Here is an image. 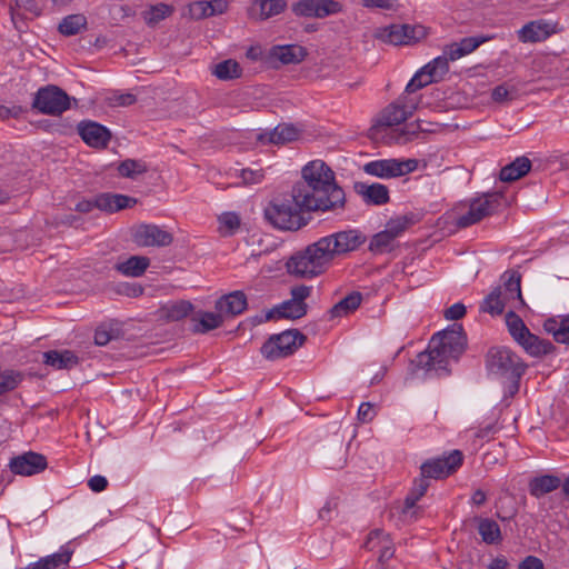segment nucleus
<instances>
[{"label":"nucleus","mask_w":569,"mask_h":569,"mask_svg":"<svg viewBox=\"0 0 569 569\" xmlns=\"http://www.w3.org/2000/svg\"><path fill=\"white\" fill-rule=\"evenodd\" d=\"M367 237L357 229H346L319 238L296 251L286 262L287 272L299 279H312L325 273L332 262L358 250Z\"/></svg>","instance_id":"nucleus-1"},{"label":"nucleus","mask_w":569,"mask_h":569,"mask_svg":"<svg viewBox=\"0 0 569 569\" xmlns=\"http://www.w3.org/2000/svg\"><path fill=\"white\" fill-rule=\"evenodd\" d=\"M302 181L292 189L307 212H336L346 207V193L336 183L335 172L322 160L310 161L302 168Z\"/></svg>","instance_id":"nucleus-2"},{"label":"nucleus","mask_w":569,"mask_h":569,"mask_svg":"<svg viewBox=\"0 0 569 569\" xmlns=\"http://www.w3.org/2000/svg\"><path fill=\"white\" fill-rule=\"evenodd\" d=\"M296 194L291 189L290 193L278 196L269 201L263 214L273 228L281 231H298L308 224V219L302 216V212H307V207Z\"/></svg>","instance_id":"nucleus-3"},{"label":"nucleus","mask_w":569,"mask_h":569,"mask_svg":"<svg viewBox=\"0 0 569 569\" xmlns=\"http://www.w3.org/2000/svg\"><path fill=\"white\" fill-rule=\"evenodd\" d=\"M502 286L493 290L483 299L480 311L491 316H499L505 311L506 305L515 299L523 302L521 297V274L518 271L509 270L501 276Z\"/></svg>","instance_id":"nucleus-4"},{"label":"nucleus","mask_w":569,"mask_h":569,"mask_svg":"<svg viewBox=\"0 0 569 569\" xmlns=\"http://www.w3.org/2000/svg\"><path fill=\"white\" fill-rule=\"evenodd\" d=\"M486 365L491 373L515 380V391L519 390V380L527 366L515 352L503 347L491 348L486 356Z\"/></svg>","instance_id":"nucleus-5"},{"label":"nucleus","mask_w":569,"mask_h":569,"mask_svg":"<svg viewBox=\"0 0 569 569\" xmlns=\"http://www.w3.org/2000/svg\"><path fill=\"white\" fill-rule=\"evenodd\" d=\"M78 104L76 98L70 97L64 90L54 84H48L38 89L32 101V109L42 114L60 116L71 108V102Z\"/></svg>","instance_id":"nucleus-6"},{"label":"nucleus","mask_w":569,"mask_h":569,"mask_svg":"<svg viewBox=\"0 0 569 569\" xmlns=\"http://www.w3.org/2000/svg\"><path fill=\"white\" fill-rule=\"evenodd\" d=\"M306 340L307 337L298 329H289L270 336L260 351L266 359L276 360L293 355L305 345Z\"/></svg>","instance_id":"nucleus-7"},{"label":"nucleus","mask_w":569,"mask_h":569,"mask_svg":"<svg viewBox=\"0 0 569 569\" xmlns=\"http://www.w3.org/2000/svg\"><path fill=\"white\" fill-rule=\"evenodd\" d=\"M416 110L417 103L407 101V97H400L379 113L375 123L369 129V137L376 138L382 128L405 122Z\"/></svg>","instance_id":"nucleus-8"},{"label":"nucleus","mask_w":569,"mask_h":569,"mask_svg":"<svg viewBox=\"0 0 569 569\" xmlns=\"http://www.w3.org/2000/svg\"><path fill=\"white\" fill-rule=\"evenodd\" d=\"M427 36L421 24H390L376 32V38L393 46L411 44Z\"/></svg>","instance_id":"nucleus-9"},{"label":"nucleus","mask_w":569,"mask_h":569,"mask_svg":"<svg viewBox=\"0 0 569 569\" xmlns=\"http://www.w3.org/2000/svg\"><path fill=\"white\" fill-rule=\"evenodd\" d=\"M131 238L138 247H168L173 242L172 233L157 224L141 223L131 229Z\"/></svg>","instance_id":"nucleus-10"},{"label":"nucleus","mask_w":569,"mask_h":569,"mask_svg":"<svg viewBox=\"0 0 569 569\" xmlns=\"http://www.w3.org/2000/svg\"><path fill=\"white\" fill-rule=\"evenodd\" d=\"M463 455L460 450H453L448 457L430 459L420 467L421 476L429 479H441L457 471L462 465Z\"/></svg>","instance_id":"nucleus-11"},{"label":"nucleus","mask_w":569,"mask_h":569,"mask_svg":"<svg viewBox=\"0 0 569 569\" xmlns=\"http://www.w3.org/2000/svg\"><path fill=\"white\" fill-rule=\"evenodd\" d=\"M416 160L400 161L397 159H383L368 162L363 166L366 173L378 178L388 179L405 176L416 169Z\"/></svg>","instance_id":"nucleus-12"},{"label":"nucleus","mask_w":569,"mask_h":569,"mask_svg":"<svg viewBox=\"0 0 569 569\" xmlns=\"http://www.w3.org/2000/svg\"><path fill=\"white\" fill-rule=\"evenodd\" d=\"M336 0H299L292 3V12L298 17L323 19L342 11Z\"/></svg>","instance_id":"nucleus-13"},{"label":"nucleus","mask_w":569,"mask_h":569,"mask_svg":"<svg viewBox=\"0 0 569 569\" xmlns=\"http://www.w3.org/2000/svg\"><path fill=\"white\" fill-rule=\"evenodd\" d=\"M438 341L446 350L450 358L458 359L465 351L467 346V337L461 325H452L442 332L436 333L431 338V343Z\"/></svg>","instance_id":"nucleus-14"},{"label":"nucleus","mask_w":569,"mask_h":569,"mask_svg":"<svg viewBox=\"0 0 569 569\" xmlns=\"http://www.w3.org/2000/svg\"><path fill=\"white\" fill-rule=\"evenodd\" d=\"M308 52L305 47L299 44L273 46L267 54L268 63L273 68L280 64H297L305 60Z\"/></svg>","instance_id":"nucleus-15"},{"label":"nucleus","mask_w":569,"mask_h":569,"mask_svg":"<svg viewBox=\"0 0 569 569\" xmlns=\"http://www.w3.org/2000/svg\"><path fill=\"white\" fill-rule=\"evenodd\" d=\"M9 467L16 475L32 476L47 468V459L41 453L29 451L12 458Z\"/></svg>","instance_id":"nucleus-16"},{"label":"nucleus","mask_w":569,"mask_h":569,"mask_svg":"<svg viewBox=\"0 0 569 569\" xmlns=\"http://www.w3.org/2000/svg\"><path fill=\"white\" fill-rule=\"evenodd\" d=\"M78 133L88 146L97 149L107 148L111 139V132L107 127L90 120L78 124Z\"/></svg>","instance_id":"nucleus-17"},{"label":"nucleus","mask_w":569,"mask_h":569,"mask_svg":"<svg viewBox=\"0 0 569 569\" xmlns=\"http://www.w3.org/2000/svg\"><path fill=\"white\" fill-rule=\"evenodd\" d=\"M450 356L447 353V350L438 342L429 345L428 350L420 352L415 363L418 368L422 369H446L447 360Z\"/></svg>","instance_id":"nucleus-18"},{"label":"nucleus","mask_w":569,"mask_h":569,"mask_svg":"<svg viewBox=\"0 0 569 569\" xmlns=\"http://www.w3.org/2000/svg\"><path fill=\"white\" fill-rule=\"evenodd\" d=\"M300 130L293 124L281 123L273 130L257 136V141L262 144H286L298 140Z\"/></svg>","instance_id":"nucleus-19"},{"label":"nucleus","mask_w":569,"mask_h":569,"mask_svg":"<svg viewBox=\"0 0 569 569\" xmlns=\"http://www.w3.org/2000/svg\"><path fill=\"white\" fill-rule=\"evenodd\" d=\"M286 8V0H253L247 12L250 19L263 21L282 13Z\"/></svg>","instance_id":"nucleus-20"},{"label":"nucleus","mask_w":569,"mask_h":569,"mask_svg":"<svg viewBox=\"0 0 569 569\" xmlns=\"http://www.w3.org/2000/svg\"><path fill=\"white\" fill-rule=\"evenodd\" d=\"M355 191L362 197L367 204L382 206L389 202V190L385 184L366 182H355Z\"/></svg>","instance_id":"nucleus-21"},{"label":"nucleus","mask_w":569,"mask_h":569,"mask_svg":"<svg viewBox=\"0 0 569 569\" xmlns=\"http://www.w3.org/2000/svg\"><path fill=\"white\" fill-rule=\"evenodd\" d=\"M136 203L137 199L119 193L104 192L96 197V207L110 213L130 208Z\"/></svg>","instance_id":"nucleus-22"},{"label":"nucleus","mask_w":569,"mask_h":569,"mask_svg":"<svg viewBox=\"0 0 569 569\" xmlns=\"http://www.w3.org/2000/svg\"><path fill=\"white\" fill-rule=\"evenodd\" d=\"M489 37H467L459 42H452L443 47V53L448 54L451 61H456L471 52L480 44L488 41Z\"/></svg>","instance_id":"nucleus-23"},{"label":"nucleus","mask_w":569,"mask_h":569,"mask_svg":"<svg viewBox=\"0 0 569 569\" xmlns=\"http://www.w3.org/2000/svg\"><path fill=\"white\" fill-rule=\"evenodd\" d=\"M247 297L242 291H233L222 296L216 302V309L221 313L237 316L247 309Z\"/></svg>","instance_id":"nucleus-24"},{"label":"nucleus","mask_w":569,"mask_h":569,"mask_svg":"<svg viewBox=\"0 0 569 569\" xmlns=\"http://www.w3.org/2000/svg\"><path fill=\"white\" fill-rule=\"evenodd\" d=\"M308 306L296 303L291 299L283 301L281 305L269 310L266 315V320L272 319H290L297 320L307 315Z\"/></svg>","instance_id":"nucleus-25"},{"label":"nucleus","mask_w":569,"mask_h":569,"mask_svg":"<svg viewBox=\"0 0 569 569\" xmlns=\"http://www.w3.org/2000/svg\"><path fill=\"white\" fill-rule=\"evenodd\" d=\"M561 486V479L553 475H542L532 478L528 483L529 492L535 498L550 493Z\"/></svg>","instance_id":"nucleus-26"},{"label":"nucleus","mask_w":569,"mask_h":569,"mask_svg":"<svg viewBox=\"0 0 569 569\" xmlns=\"http://www.w3.org/2000/svg\"><path fill=\"white\" fill-rule=\"evenodd\" d=\"M530 169L531 161L525 156L518 157L500 170L499 178L503 182H512L526 176Z\"/></svg>","instance_id":"nucleus-27"},{"label":"nucleus","mask_w":569,"mask_h":569,"mask_svg":"<svg viewBox=\"0 0 569 569\" xmlns=\"http://www.w3.org/2000/svg\"><path fill=\"white\" fill-rule=\"evenodd\" d=\"M43 362L54 369H71L77 366L79 358L70 350H50L43 353Z\"/></svg>","instance_id":"nucleus-28"},{"label":"nucleus","mask_w":569,"mask_h":569,"mask_svg":"<svg viewBox=\"0 0 569 569\" xmlns=\"http://www.w3.org/2000/svg\"><path fill=\"white\" fill-rule=\"evenodd\" d=\"M502 194L500 192L486 193L482 198L473 199L471 206L480 220L495 213L500 207Z\"/></svg>","instance_id":"nucleus-29"},{"label":"nucleus","mask_w":569,"mask_h":569,"mask_svg":"<svg viewBox=\"0 0 569 569\" xmlns=\"http://www.w3.org/2000/svg\"><path fill=\"white\" fill-rule=\"evenodd\" d=\"M150 266V259L144 256H131L123 262L116 264V270L127 277H141L148 267Z\"/></svg>","instance_id":"nucleus-30"},{"label":"nucleus","mask_w":569,"mask_h":569,"mask_svg":"<svg viewBox=\"0 0 569 569\" xmlns=\"http://www.w3.org/2000/svg\"><path fill=\"white\" fill-rule=\"evenodd\" d=\"M191 331L194 333H207L213 329L219 328L222 322V316L220 313L200 311L192 317Z\"/></svg>","instance_id":"nucleus-31"},{"label":"nucleus","mask_w":569,"mask_h":569,"mask_svg":"<svg viewBox=\"0 0 569 569\" xmlns=\"http://www.w3.org/2000/svg\"><path fill=\"white\" fill-rule=\"evenodd\" d=\"M361 301V292L352 291L351 293H349L348 296H346L343 299H341L331 307V309L329 310L330 318L333 319L352 313L360 307Z\"/></svg>","instance_id":"nucleus-32"},{"label":"nucleus","mask_w":569,"mask_h":569,"mask_svg":"<svg viewBox=\"0 0 569 569\" xmlns=\"http://www.w3.org/2000/svg\"><path fill=\"white\" fill-rule=\"evenodd\" d=\"M549 34V24L540 21H531L518 31L519 40L522 42H538L545 40Z\"/></svg>","instance_id":"nucleus-33"},{"label":"nucleus","mask_w":569,"mask_h":569,"mask_svg":"<svg viewBox=\"0 0 569 569\" xmlns=\"http://www.w3.org/2000/svg\"><path fill=\"white\" fill-rule=\"evenodd\" d=\"M519 345L531 356L541 357L553 351L555 347L549 340L540 339L529 332Z\"/></svg>","instance_id":"nucleus-34"},{"label":"nucleus","mask_w":569,"mask_h":569,"mask_svg":"<svg viewBox=\"0 0 569 569\" xmlns=\"http://www.w3.org/2000/svg\"><path fill=\"white\" fill-rule=\"evenodd\" d=\"M478 532L488 545H497L502 540L499 525L489 518L478 519Z\"/></svg>","instance_id":"nucleus-35"},{"label":"nucleus","mask_w":569,"mask_h":569,"mask_svg":"<svg viewBox=\"0 0 569 569\" xmlns=\"http://www.w3.org/2000/svg\"><path fill=\"white\" fill-rule=\"evenodd\" d=\"M87 18L81 13L64 17L58 26V30L66 37H71L87 29Z\"/></svg>","instance_id":"nucleus-36"},{"label":"nucleus","mask_w":569,"mask_h":569,"mask_svg":"<svg viewBox=\"0 0 569 569\" xmlns=\"http://www.w3.org/2000/svg\"><path fill=\"white\" fill-rule=\"evenodd\" d=\"M449 61L451 60L448 54L442 52V56L435 58L422 67L421 70L425 74H429L431 80H436L438 82L449 72Z\"/></svg>","instance_id":"nucleus-37"},{"label":"nucleus","mask_w":569,"mask_h":569,"mask_svg":"<svg viewBox=\"0 0 569 569\" xmlns=\"http://www.w3.org/2000/svg\"><path fill=\"white\" fill-rule=\"evenodd\" d=\"M192 305L189 301L180 300L169 302L161 309L162 316L170 321H179L192 311Z\"/></svg>","instance_id":"nucleus-38"},{"label":"nucleus","mask_w":569,"mask_h":569,"mask_svg":"<svg viewBox=\"0 0 569 569\" xmlns=\"http://www.w3.org/2000/svg\"><path fill=\"white\" fill-rule=\"evenodd\" d=\"M212 73L219 80L227 81V80L240 78L241 73H242V69L236 60L228 59V60L217 63L213 67Z\"/></svg>","instance_id":"nucleus-39"},{"label":"nucleus","mask_w":569,"mask_h":569,"mask_svg":"<svg viewBox=\"0 0 569 569\" xmlns=\"http://www.w3.org/2000/svg\"><path fill=\"white\" fill-rule=\"evenodd\" d=\"M506 325L511 337L519 343L530 332L523 320L515 312L506 313Z\"/></svg>","instance_id":"nucleus-40"},{"label":"nucleus","mask_w":569,"mask_h":569,"mask_svg":"<svg viewBox=\"0 0 569 569\" xmlns=\"http://www.w3.org/2000/svg\"><path fill=\"white\" fill-rule=\"evenodd\" d=\"M395 241L396 239L385 229L372 237L369 250L373 253L390 252L395 248Z\"/></svg>","instance_id":"nucleus-41"},{"label":"nucleus","mask_w":569,"mask_h":569,"mask_svg":"<svg viewBox=\"0 0 569 569\" xmlns=\"http://www.w3.org/2000/svg\"><path fill=\"white\" fill-rule=\"evenodd\" d=\"M148 171L147 164L141 160L126 159L118 166V172L121 177L136 179L139 174Z\"/></svg>","instance_id":"nucleus-42"},{"label":"nucleus","mask_w":569,"mask_h":569,"mask_svg":"<svg viewBox=\"0 0 569 569\" xmlns=\"http://www.w3.org/2000/svg\"><path fill=\"white\" fill-rule=\"evenodd\" d=\"M416 222L413 214H405L393 219H390L386 224V230L389 232L395 239H397L401 233H403L409 226Z\"/></svg>","instance_id":"nucleus-43"},{"label":"nucleus","mask_w":569,"mask_h":569,"mask_svg":"<svg viewBox=\"0 0 569 569\" xmlns=\"http://www.w3.org/2000/svg\"><path fill=\"white\" fill-rule=\"evenodd\" d=\"M173 12V8L166 3H158L156 6H151L150 9L146 12L144 20L148 26H156L161 20L171 16Z\"/></svg>","instance_id":"nucleus-44"},{"label":"nucleus","mask_w":569,"mask_h":569,"mask_svg":"<svg viewBox=\"0 0 569 569\" xmlns=\"http://www.w3.org/2000/svg\"><path fill=\"white\" fill-rule=\"evenodd\" d=\"M23 375L13 370L0 371V396L14 390L22 381Z\"/></svg>","instance_id":"nucleus-45"},{"label":"nucleus","mask_w":569,"mask_h":569,"mask_svg":"<svg viewBox=\"0 0 569 569\" xmlns=\"http://www.w3.org/2000/svg\"><path fill=\"white\" fill-rule=\"evenodd\" d=\"M220 229L224 236H232L240 228V217L236 212H224L219 217Z\"/></svg>","instance_id":"nucleus-46"},{"label":"nucleus","mask_w":569,"mask_h":569,"mask_svg":"<svg viewBox=\"0 0 569 569\" xmlns=\"http://www.w3.org/2000/svg\"><path fill=\"white\" fill-rule=\"evenodd\" d=\"M430 131L429 129H425L421 127L420 120L409 123L405 129H402L396 137V141L398 143H407L411 141L415 137L418 136L419 132Z\"/></svg>","instance_id":"nucleus-47"},{"label":"nucleus","mask_w":569,"mask_h":569,"mask_svg":"<svg viewBox=\"0 0 569 569\" xmlns=\"http://www.w3.org/2000/svg\"><path fill=\"white\" fill-rule=\"evenodd\" d=\"M388 536L383 530L375 529L368 535L363 547L369 551H377Z\"/></svg>","instance_id":"nucleus-48"},{"label":"nucleus","mask_w":569,"mask_h":569,"mask_svg":"<svg viewBox=\"0 0 569 569\" xmlns=\"http://www.w3.org/2000/svg\"><path fill=\"white\" fill-rule=\"evenodd\" d=\"M209 9L208 1H197L189 6V14L192 19L200 20L212 16Z\"/></svg>","instance_id":"nucleus-49"},{"label":"nucleus","mask_w":569,"mask_h":569,"mask_svg":"<svg viewBox=\"0 0 569 569\" xmlns=\"http://www.w3.org/2000/svg\"><path fill=\"white\" fill-rule=\"evenodd\" d=\"M515 97H516V90L515 89L509 90L506 84L497 86L491 92L492 100L495 102H499V103L510 101V100L515 99Z\"/></svg>","instance_id":"nucleus-50"},{"label":"nucleus","mask_w":569,"mask_h":569,"mask_svg":"<svg viewBox=\"0 0 569 569\" xmlns=\"http://www.w3.org/2000/svg\"><path fill=\"white\" fill-rule=\"evenodd\" d=\"M114 338H117L114 330L108 329L106 326H100L94 332V342L98 346H106Z\"/></svg>","instance_id":"nucleus-51"},{"label":"nucleus","mask_w":569,"mask_h":569,"mask_svg":"<svg viewBox=\"0 0 569 569\" xmlns=\"http://www.w3.org/2000/svg\"><path fill=\"white\" fill-rule=\"evenodd\" d=\"M328 461L331 463V468L333 469L343 467L346 463V448L342 442H340V445L335 449L332 455H328Z\"/></svg>","instance_id":"nucleus-52"},{"label":"nucleus","mask_w":569,"mask_h":569,"mask_svg":"<svg viewBox=\"0 0 569 569\" xmlns=\"http://www.w3.org/2000/svg\"><path fill=\"white\" fill-rule=\"evenodd\" d=\"M311 287L300 284L291 288V300L301 306H308L305 300L310 296Z\"/></svg>","instance_id":"nucleus-53"},{"label":"nucleus","mask_w":569,"mask_h":569,"mask_svg":"<svg viewBox=\"0 0 569 569\" xmlns=\"http://www.w3.org/2000/svg\"><path fill=\"white\" fill-rule=\"evenodd\" d=\"M240 177L244 184H254L262 181L264 178V173L262 169L252 170V169H242Z\"/></svg>","instance_id":"nucleus-54"},{"label":"nucleus","mask_w":569,"mask_h":569,"mask_svg":"<svg viewBox=\"0 0 569 569\" xmlns=\"http://www.w3.org/2000/svg\"><path fill=\"white\" fill-rule=\"evenodd\" d=\"M377 552H378V560L381 563H385L386 561H388L389 559L392 558V556L395 553V549H393V545H392V541L389 536L387 538H385V540L382 541V545L377 550Z\"/></svg>","instance_id":"nucleus-55"},{"label":"nucleus","mask_w":569,"mask_h":569,"mask_svg":"<svg viewBox=\"0 0 569 569\" xmlns=\"http://www.w3.org/2000/svg\"><path fill=\"white\" fill-rule=\"evenodd\" d=\"M136 101H137L136 96L132 93H129V92L113 94L112 97L109 98V103H110V106H113V107H128V106L136 103Z\"/></svg>","instance_id":"nucleus-56"},{"label":"nucleus","mask_w":569,"mask_h":569,"mask_svg":"<svg viewBox=\"0 0 569 569\" xmlns=\"http://www.w3.org/2000/svg\"><path fill=\"white\" fill-rule=\"evenodd\" d=\"M481 221L479 216L475 212L472 206L470 204L469 207V210L467 211V213L460 216L458 219H457V226L459 228H467L469 226H472L477 222Z\"/></svg>","instance_id":"nucleus-57"},{"label":"nucleus","mask_w":569,"mask_h":569,"mask_svg":"<svg viewBox=\"0 0 569 569\" xmlns=\"http://www.w3.org/2000/svg\"><path fill=\"white\" fill-rule=\"evenodd\" d=\"M24 112H26V109H23L21 106H12V107L0 106V119L1 120H8L10 118L18 119Z\"/></svg>","instance_id":"nucleus-58"},{"label":"nucleus","mask_w":569,"mask_h":569,"mask_svg":"<svg viewBox=\"0 0 569 569\" xmlns=\"http://www.w3.org/2000/svg\"><path fill=\"white\" fill-rule=\"evenodd\" d=\"M466 315V307L461 302L453 303L446 309L445 318L448 320H459Z\"/></svg>","instance_id":"nucleus-59"},{"label":"nucleus","mask_w":569,"mask_h":569,"mask_svg":"<svg viewBox=\"0 0 569 569\" xmlns=\"http://www.w3.org/2000/svg\"><path fill=\"white\" fill-rule=\"evenodd\" d=\"M376 413L370 402H362L358 409V419L361 422H370L373 420Z\"/></svg>","instance_id":"nucleus-60"},{"label":"nucleus","mask_w":569,"mask_h":569,"mask_svg":"<svg viewBox=\"0 0 569 569\" xmlns=\"http://www.w3.org/2000/svg\"><path fill=\"white\" fill-rule=\"evenodd\" d=\"M426 77V74L423 73V71L420 69L413 77L412 79L408 82L407 87H406V92L407 93H413L416 92L417 90L419 89H422L427 86V82H421V79Z\"/></svg>","instance_id":"nucleus-61"},{"label":"nucleus","mask_w":569,"mask_h":569,"mask_svg":"<svg viewBox=\"0 0 569 569\" xmlns=\"http://www.w3.org/2000/svg\"><path fill=\"white\" fill-rule=\"evenodd\" d=\"M89 488L94 492L103 491L108 486V480L103 476H93L88 481Z\"/></svg>","instance_id":"nucleus-62"},{"label":"nucleus","mask_w":569,"mask_h":569,"mask_svg":"<svg viewBox=\"0 0 569 569\" xmlns=\"http://www.w3.org/2000/svg\"><path fill=\"white\" fill-rule=\"evenodd\" d=\"M518 569H545V567L539 558L528 556L519 563Z\"/></svg>","instance_id":"nucleus-63"},{"label":"nucleus","mask_w":569,"mask_h":569,"mask_svg":"<svg viewBox=\"0 0 569 569\" xmlns=\"http://www.w3.org/2000/svg\"><path fill=\"white\" fill-rule=\"evenodd\" d=\"M556 341L559 343L569 345V317L562 319L561 321V330L556 333Z\"/></svg>","instance_id":"nucleus-64"}]
</instances>
